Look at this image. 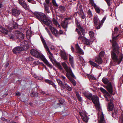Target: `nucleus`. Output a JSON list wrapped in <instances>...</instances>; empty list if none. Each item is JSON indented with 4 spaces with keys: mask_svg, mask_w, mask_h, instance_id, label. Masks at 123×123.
<instances>
[{
    "mask_svg": "<svg viewBox=\"0 0 123 123\" xmlns=\"http://www.w3.org/2000/svg\"><path fill=\"white\" fill-rule=\"evenodd\" d=\"M112 45L113 51L111 53V57L114 61L117 62L118 64L121 62L123 58V55L119 52L117 45L116 41H112Z\"/></svg>",
    "mask_w": 123,
    "mask_h": 123,
    "instance_id": "1",
    "label": "nucleus"
},
{
    "mask_svg": "<svg viewBox=\"0 0 123 123\" xmlns=\"http://www.w3.org/2000/svg\"><path fill=\"white\" fill-rule=\"evenodd\" d=\"M31 54L37 58H40L50 68H52V65L50 64L44 56L42 54L40 53L39 52L34 49H32L30 51Z\"/></svg>",
    "mask_w": 123,
    "mask_h": 123,
    "instance_id": "2",
    "label": "nucleus"
},
{
    "mask_svg": "<svg viewBox=\"0 0 123 123\" xmlns=\"http://www.w3.org/2000/svg\"><path fill=\"white\" fill-rule=\"evenodd\" d=\"M35 17L41 22L48 25L51 22V20L48 18L45 14L40 12H35L33 13Z\"/></svg>",
    "mask_w": 123,
    "mask_h": 123,
    "instance_id": "3",
    "label": "nucleus"
},
{
    "mask_svg": "<svg viewBox=\"0 0 123 123\" xmlns=\"http://www.w3.org/2000/svg\"><path fill=\"white\" fill-rule=\"evenodd\" d=\"M94 104L96 106V109L98 111V117L99 118V120L98 121L99 123H105L104 116L103 112L100 109L99 102L96 103Z\"/></svg>",
    "mask_w": 123,
    "mask_h": 123,
    "instance_id": "4",
    "label": "nucleus"
},
{
    "mask_svg": "<svg viewBox=\"0 0 123 123\" xmlns=\"http://www.w3.org/2000/svg\"><path fill=\"white\" fill-rule=\"evenodd\" d=\"M105 100L108 101L110 100V102L108 103L107 108L108 111H111L113 110L114 107L113 100L111 95L107 92L106 96H105Z\"/></svg>",
    "mask_w": 123,
    "mask_h": 123,
    "instance_id": "5",
    "label": "nucleus"
},
{
    "mask_svg": "<svg viewBox=\"0 0 123 123\" xmlns=\"http://www.w3.org/2000/svg\"><path fill=\"white\" fill-rule=\"evenodd\" d=\"M62 64L67 72L66 75L67 77H68V78H70L69 76V75H70V76L72 77L76 78L70 68L69 67H68L67 66V65L65 62H62Z\"/></svg>",
    "mask_w": 123,
    "mask_h": 123,
    "instance_id": "6",
    "label": "nucleus"
},
{
    "mask_svg": "<svg viewBox=\"0 0 123 123\" xmlns=\"http://www.w3.org/2000/svg\"><path fill=\"white\" fill-rule=\"evenodd\" d=\"M45 0V2L43 3L44 11L46 13H49L50 12V11L49 10V7H50L51 10L52 8V6H50L51 3L50 2V0Z\"/></svg>",
    "mask_w": 123,
    "mask_h": 123,
    "instance_id": "7",
    "label": "nucleus"
},
{
    "mask_svg": "<svg viewBox=\"0 0 123 123\" xmlns=\"http://www.w3.org/2000/svg\"><path fill=\"white\" fill-rule=\"evenodd\" d=\"M51 23L52 22L51 21V22L49 24V25H46L49 27V29L51 31L52 34L54 35L56 37L58 38L59 37V32L55 28L52 27L51 26Z\"/></svg>",
    "mask_w": 123,
    "mask_h": 123,
    "instance_id": "8",
    "label": "nucleus"
},
{
    "mask_svg": "<svg viewBox=\"0 0 123 123\" xmlns=\"http://www.w3.org/2000/svg\"><path fill=\"white\" fill-rule=\"evenodd\" d=\"M70 19L68 18H65L64 21H62L61 23V25L62 27L65 29V31H66V29L68 27V20Z\"/></svg>",
    "mask_w": 123,
    "mask_h": 123,
    "instance_id": "9",
    "label": "nucleus"
},
{
    "mask_svg": "<svg viewBox=\"0 0 123 123\" xmlns=\"http://www.w3.org/2000/svg\"><path fill=\"white\" fill-rule=\"evenodd\" d=\"M98 20V19L97 16H94V17L93 22L94 23V25L95 28L97 29H100L101 27V25L100 24V22L98 24H97Z\"/></svg>",
    "mask_w": 123,
    "mask_h": 123,
    "instance_id": "10",
    "label": "nucleus"
},
{
    "mask_svg": "<svg viewBox=\"0 0 123 123\" xmlns=\"http://www.w3.org/2000/svg\"><path fill=\"white\" fill-rule=\"evenodd\" d=\"M18 2L25 10H28L29 9V6L24 0H18Z\"/></svg>",
    "mask_w": 123,
    "mask_h": 123,
    "instance_id": "11",
    "label": "nucleus"
},
{
    "mask_svg": "<svg viewBox=\"0 0 123 123\" xmlns=\"http://www.w3.org/2000/svg\"><path fill=\"white\" fill-rule=\"evenodd\" d=\"M89 1L91 5L94 6L96 13L99 14L100 11V9L99 7L96 5L93 0H90Z\"/></svg>",
    "mask_w": 123,
    "mask_h": 123,
    "instance_id": "12",
    "label": "nucleus"
},
{
    "mask_svg": "<svg viewBox=\"0 0 123 123\" xmlns=\"http://www.w3.org/2000/svg\"><path fill=\"white\" fill-rule=\"evenodd\" d=\"M12 11L11 14L12 15L16 17L18 16L20 13V10L15 8L12 9Z\"/></svg>",
    "mask_w": 123,
    "mask_h": 123,
    "instance_id": "13",
    "label": "nucleus"
},
{
    "mask_svg": "<svg viewBox=\"0 0 123 123\" xmlns=\"http://www.w3.org/2000/svg\"><path fill=\"white\" fill-rule=\"evenodd\" d=\"M106 88L109 92L111 94L112 93L113 86L111 82H109L107 84Z\"/></svg>",
    "mask_w": 123,
    "mask_h": 123,
    "instance_id": "14",
    "label": "nucleus"
},
{
    "mask_svg": "<svg viewBox=\"0 0 123 123\" xmlns=\"http://www.w3.org/2000/svg\"><path fill=\"white\" fill-rule=\"evenodd\" d=\"M22 50V48L19 46L16 47L12 49V51L14 53L16 54H18Z\"/></svg>",
    "mask_w": 123,
    "mask_h": 123,
    "instance_id": "15",
    "label": "nucleus"
},
{
    "mask_svg": "<svg viewBox=\"0 0 123 123\" xmlns=\"http://www.w3.org/2000/svg\"><path fill=\"white\" fill-rule=\"evenodd\" d=\"M79 113L83 121L86 123L87 122L89 119L88 117L81 112H79Z\"/></svg>",
    "mask_w": 123,
    "mask_h": 123,
    "instance_id": "16",
    "label": "nucleus"
},
{
    "mask_svg": "<svg viewBox=\"0 0 123 123\" xmlns=\"http://www.w3.org/2000/svg\"><path fill=\"white\" fill-rule=\"evenodd\" d=\"M91 98L90 100H92L94 104L99 102V98L96 95H92Z\"/></svg>",
    "mask_w": 123,
    "mask_h": 123,
    "instance_id": "17",
    "label": "nucleus"
},
{
    "mask_svg": "<svg viewBox=\"0 0 123 123\" xmlns=\"http://www.w3.org/2000/svg\"><path fill=\"white\" fill-rule=\"evenodd\" d=\"M94 60L95 62L99 64H101L102 62V60L100 56H96L94 59Z\"/></svg>",
    "mask_w": 123,
    "mask_h": 123,
    "instance_id": "18",
    "label": "nucleus"
},
{
    "mask_svg": "<svg viewBox=\"0 0 123 123\" xmlns=\"http://www.w3.org/2000/svg\"><path fill=\"white\" fill-rule=\"evenodd\" d=\"M75 46L77 50L78 53L82 55L84 54V52L82 50L80 49L78 44H76L75 45Z\"/></svg>",
    "mask_w": 123,
    "mask_h": 123,
    "instance_id": "19",
    "label": "nucleus"
},
{
    "mask_svg": "<svg viewBox=\"0 0 123 123\" xmlns=\"http://www.w3.org/2000/svg\"><path fill=\"white\" fill-rule=\"evenodd\" d=\"M0 31L6 34H7L8 32V31L7 29L1 26H0Z\"/></svg>",
    "mask_w": 123,
    "mask_h": 123,
    "instance_id": "20",
    "label": "nucleus"
},
{
    "mask_svg": "<svg viewBox=\"0 0 123 123\" xmlns=\"http://www.w3.org/2000/svg\"><path fill=\"white\" fill-rule=\"evenodd\" d=\"M16 33L18 34L19 36L17 37L18 39H19L21 40H22L24 38V35L20 32L16 31Z\"/></svg>",
    "mask_w": 123,
    "mask_h": 123,
    "instance_id": "21",
    "label": "nucleus"
},
{
    "mask_svg": "<svg viewBox=\"0 0 123 123\" xmlns=\"http://www.w3.org/2000/svg\"><path fill=\"white\" fill-rule=\"evenodd\" d=\"M45 81L46 82L49 83V84L52 85L53 87L55 88V89H56V85L53 82L49 80H45Z\"/></svg>",
    "mask_w": 123,
    "mask_h": 123,
    "instance_id": "22",
    "label": "nucleus"
},
{
    "mask_svg": "<svg viewBox=\"0 0 123 123\" xmlns=\"http://www.w3.org/2000/svg\"><path fill=\"white\" fill-rule=\"evenodd\" d=\"M84 95L85 97L90 100L91 99V98L92 96V94L87 92H85L84 93Z\"/></svg>",
    "mask_w": 123,
    "mask_h": 123,
    "instance_id": "23",
    "label": "nucleus"
},
{
    "mask_svg": "<svg viewBox=\"0 0 123 123\" xmlns=\"http://www.w3.org/2000/svg\"><path fill=\"white\" fill-rule=\"evenodd\" d=\"M83 41L84 42V43L87 45H89L90 44L92 43L90 40H88L85 37H84Z\"/></svg>",
    "mask_w": 123,
    "mask_h": 123,
    "instance_id": "24",
    "label": "nucleus"
},
{
    "mask_svg": "<svg viewBox=\"0 0 123 123\" xmlns=\"http://www.w3.org/2000/svg\"><path fill=\"white\" fill-rule=\"evenodd\" d=\"M63 88L64 89H66L69 91H71L72 90V88L69 86L66 83H65V85Z\"/></svg>",
    "mask_w": 123,
    "mask_h": 123,
    "instance_id": "25",
    "label": "nucleus"
},
{
    "mask_svg": "<svg viewBox=\"0 0 123 123\" xmlns=\"http://www.w3.org/2000/svg\"><path fill=\"white\" fill-rule=\"evenodd\" d=\"M89 62L91 65H92L94 67H95L97 68H99V67H100V66L96 63L91 61H89Z\"/></svg>",
    "mask_w": 123,
    "mask_h": 123,
    "instance_id": "26",
    "label": "nucleus"
},
{
    "mask_svg": "<svg viewBox=\"0 0 123 123\" xmlns=\"http://www.w3.org/2000/svg\"><path fill=\"white\" fill-rule=\"evenodd\" d=\"M56 80L59 85L61 88H63L65 85V83H64V84H63V83L62 81L60 80V79H57Z\"/></svg>",
    "mask_w": 123,
    "mask_h": 123,
    "instance_id": "27",
    "label": "nucleus"
},
{
    "mask_svg": "<svg viewBox=\"0 0 123 123\" xmlns=\"http://www.w3.org/2000/svg\"><path fill=\"white\" fill-rule=\"evenodd\" d=\"M64 102V100L62 99H60L58 101V103L57 105L59 106V107H60L62 105Z\"/></svg>",
    "mask_w": 123,
    "mask_h": 123,
    "instance_id": "28",
    "label": "nucleus"
},
{
    "mask_svg": "<svg viewBox=\"0 0 123 123\" xmlns=\"http://www.w3.org/2000/svg\"><path fill=\"white\" fill-rule=\"evenodd\" d=\"M70 75H69V76L70 77V78H68V77H67L68 79H69L70 81L72 83L73 85L74 86H75L76 85V81L75 80H74L73 79H72L71 78V77L70 76Z\"/></svg>",
    "mask_w": 123,
    "mask_h": 123,
    "instance_id": "29",
    "label": "nucleus"
},
{
    "mask_svg": "<svg viewBox=\"0 0 123 123\" xmlns=\"http://www.w3.org/2000/svg\"><path fill=\"white\" fill-rule=\"evenodd\" d=\"M52 0V3L55 8L56 9H57L58 7V5L56 3L55 0Z\"/></svg>",
    "mask_w": 123,
    "mask_h": 123,
    "instance_id": "30",
    "label": "nucleus"
},
{
    "mask_svg": "<svg viewBox=\"0 0 123 123\" xmlns=\"http://www.w3.org/2000/svg\"><path fill=\"white\" fill-rule=\"evenodd\" d=\"M102 80L103 82L105 84H107L108 83V80L106 78H103Z\"/></svg>",
    "mask_w": 123,
    "mask_h": 123,
    "instance_id": "31",
    "label": "nucleus"
},
{
    "mask_svg": "<svg viewBox=\"0 0 123 123\" xmlns=\"http://www.w3.org/2000/svg\"><path fill=\"white\" fill-rule=\"evenodd\" d=\"M40 38L42 42V43L44 45V47L47 46V45L46 43V42H45L44 39L42 36H40Z\"/></svg>",
    "mask_w": 123,
    "mask_h": 123,
    "instance_id": "32",
    "label": "nucleus"
},
{
    "mask_svg": "<svg viewBox=\"0 0 123 123\" xmlns=\"http://www.w3.org/2000/svg\"><path fill=\"white\" fill-rule=\"evenodd\" d=\"M45 29L46 31L49 34L51 38L52 39L53 41H54L55 40L53 39L52 35L50 33V32L49 31L48 29L47 28H45Z\"/></svg>",
    "mask_w": 123,
    "mask_h": 123,
    "instance_id": "33",
    "label": "nucleus"
},
{
    "mask_svg": "<svg viewBox=\"0 0 123 123\" xmlns=\"http://www.w3.org/2000/svg\"><path fill=\"white\" fill-rule=\"evenodd\" d=\"M61 56L62 59L64 60H67L68 59L65 53H64L62 54Z\"/></svg>",
    "mask_w": 123,
    "mask_h": 123,
    "instance_id": "34",
    "label": "nucleus"
},
{
    "mask_svg": "<svg viewBox=\"0 0 123 123\" xmlns=\"http://www.w3.org/2000/svg\"><path fill=\"white\" fill-rule=\"evenodd\" d=\"M34 60V58L31 56H29L26 59V61L28 62L29 61H33Z\"/></svg>",
    "mask_w": 123,
    "mask_h": 123,
    "instance_id": "35",
    "label": "nucleus"
},
{
    "mask_svg": "<svg viewBox=\"0 0 123 123\" xmlns=\"http://www.w3.org/2000/svg\"><path fill=\"white\" fill-rule=\"evenodd\" d=\"M66 10L65 7L63 6H61L59 8V10L62 12H64Z\"/></svg>",
    "mask_w": 123,
    "mask_h": 123,
    "instance_id": "36",
    "label": "nucleus"
},
{
    "mask_svg": "<svg viewBox=\"0 0 123 123\" xmlns=\"http://www.w3.org/2000/svg\"><path fill=\"white\" fill-rule=\"evenodd\" d=\"M75 94L78 100L80 101H82V98L80 95L79 93L77 92H76Z\"/></svg>",
    "mask_w": 123,
    "mask_h": 123,
    "instance_id": "37",
    "label": "nucleus"
},
{
    "mask_svg": "<svg viewBox=\"0 0 123 123\" xmlns=\"http://www.w3.org/2000/svg\"><path fill=\"white\" fill-rule=\"evenodd\" d=\"M46 49V50L47 52V53L48 54H49L50 55H52V53L50 51L49 48L47 46L44 47Z\"/></svg>",
    "mask_w": 123,
    "mask_h": 123,
    "instance_id": "38",
    "label": "nucleus"
},
{
    "mask_svg": "<svg viewBox=\"0 0 123 123\" xmlns=\"http://www.w3.org/2000/svg\"><path fill=\"white\" fill-rule=\"evenodd\" d=\"M79 10H80V11L78 12V14L80 16L82 15H83L84 14H85L81 7V8H80V9H79Z\"/></svg>",
    "mask_w": 123,
    "mask_h": 123,
    "instance_id": "39",
    "label": "nucleus"
},
{
    "mask_svg": "<svg viewBox=\"0 0 123 123\" xmlns=\"http://www.w3.org/2000/svg\"><path fill=\"white\" fill-rule=\"evenodd\" d=\"M56 64L58 68L60 70H62V67L61 66L60 64V63L57 62L56 63Z\"/></svg>",
    "mask_w": 123,
    "mask_h": 123,
    "instance_id": "40",
    "label": "nucleus"
},
{
    "mask_svg": "<svg viewBox=\"0 0 123 123\" xmlns=\"http://www.w3.org/2000/svg\"><path fill=\"white\" fill-rule=\"evenodd\" d=\"M78 36L79 37L78 39L79 40H81V39H82L83 40L84 37H85L82 36L81 33H79V34H78Z\"/></svg>",
    "mask_w": 123,
    "mask_h": 123,
    "instance_id": "41",
    "label": "nucleus"
},
{
    "mask_svg": "<svg viewBox=\"0 0 123 123\" xmlns=\"http://www.w3.org/2000/svg\"><path fill=\"white\" fill-rule=\"evenodd\" d=\"M106 17H104L101 20V21L100 22V24L101 25V27L102 25H103V23H104V21L106 19Z\"/></svg>",
    "mask_w": 123,
    "mask_h": 123,
    "instance_id": "42",
    "label": "nucleus"
},
{
    "mask_svg": "<svg viewBox=\"0 0 123 123\" xmlns=\"http://www.w3.org/2000/svg\"><path fill=\"white\" fill-rule=\"evenodd\" d=\"M87 14L89 16V17L90 18L91 17H92V12L90 9L87 12Z\"/></svg>",
    "mask_w": 123,
    "mask_h": 123,
    "instance_id": "43",
    "label": "nucleus"
},
{
    "mask_svg": "<svg viewBox=\"0 0 123 123\" xmlns=\"http://www.w3.org/2000/svg\"><path fill=\"white\" fill-rule=\"evenodd\" d=\"M69 62H74L73 57L72 56L70 55H69Z\"/></svg>",
    "mask_w": 123,
    "mask_h": 123,
    "instance_id": "44",
    "label": "nucleus"
},
{
    "mask_svg": "<svg viewBox=\"0 0 123 123\" xmlns=\"http://www.w3.org/2000/svg\"><path fill=\"white\" fill-rule=\"evenodd\" d=\"M89 34L91 37H92L94 36V34L93 32L92 31H89Z\"/></svg>",
    "mask_w": 123,
    "mask_h": 123,
    "instance_id": "45",
    "label": "nucleus"
},
{
    "mask_svg": "<svg viewBox=\"0 0 123 123\" xmlns=\"http://www.w3.org/2000/svg\"><path fill=\"white\" fill-rule=\"evenodd\" d=\"M104 55V52L103 51H101L99 53V56L100 57H103Z\"/></svg>",
    "mask_w": 123,
    "mask_h": 123,
    "instance_id": "46",
    "label": "nucleus"
},
{
    "mask_svg": "<svg viewBox=\"0 0 123 123\" xmlns=\"http://www.w3.org/2000/svg\"><path fill=\"white\" fill-rule=\"evenodd\" d=\"M53 22L54 23V24L56 25V26H59V24L58 23L57 21L55 19H54L53 21Z\"/></svg>",
    "mask_w": 123,
    "mask_h": 123,
    "instance_id": "47",
    "label": "nucleus"
},
{
    "mask_svg": "<svg viewBox=\"0 0 123 123\" xmlns=\"http://www.w3.org/2000/svg\"><path fill=\"white\" fill-rule=\"evenodd\" d=\"M61 79H62V80H63L64 81V83H65V81H66V77L63 75H62L61 76Z\"/></svg>",
    "mask_w": 123,
    "mask_h": 123,
    "instance_id": "48",
    "label": "nucleus"
},
{
    "mask_svg": "<svg viewBox=\"0 0 123 123\" xmlns=\"http://www.w3.org/2000/svg\"><path fill=\"white\" fill-rule=\"evenodd\" d=\"M99 89L103 93H105L107 92L106 90L102 87H100Z\"/></svg>",
    "mask_w": 123,
    "mask_h": 123,
    "instance_id": "49",
    "label": "nucleus"
},
{
    "mask_svg": "<svg viewBox=\"0 0 123 123\" xmlns=\"http://www.w3.org/2000/svg\"><path fill=\"white\" fill-rule=\"evenodd\" d=\"M117 111H115L113 113H112V116L113 117H115L117 115Z\"/></svg>",
    "mask_w": 123,
    "mask_h": 123,
    "instance_id": "50",
    "label": "nucleus"
},
{
    "mask_svg": "<svg viewBox=\"0 0 123 123\" xmlns=\"http://www.w3.org/2000/svg\"><path fill=\"white\" fill-rule=\"evenodd\" d=\"M109 6H111V0H105Z\"/></svg>",
    "mask_w": 123,
    "mask_h": 123,
    "instance_id": "51",
    "label": "nucleus"
},
{
    "mask_svg": "<svg viewBox=\"0 0 123 123\" xmlns=\"http://www.w3.org/2000/svg\"><path fill=\"white\" fill-rule=\"evenodd\" d=\"M41 62L39 61H36L34 62L33 64L35 65H36L41 64Z\"/></svg>",
    "mask_w": 123,
    "mask_h": 123,
    "instance_id": "52",
    "label": "nucleus"
},
{
    "mask_svg": "<svg viewBox=\"0 0 123 123\" xmlns=\"http://www.w3.org/2000/svg\"><path fill=\"white\" fill-rule=\"evenodd\" d=\"M88 77L89 78L92 79L93 80H96V78L94 76H92L91 75H89Z\"/></svg>",
    "mask_w": 123,
    "mask_h": 123,
    "instance_id": "53",
    "label": "nucleus"
},
{
    "mask_svg": "<svg viewBox=\"0 0 123 123\" xmlns=\"http://www.w3.org/2000/svg\"><path fill=\"white\" fill-rule=\"evenodd\" d=\"M9 36L10 37V39H14L15 38L14 37V36L12 34H10Z\"/></svg>",
    "mask_w": 123,
    "mask_h": 123,
    "instance_id": "54",
    "label": "nucleus"
},
{
    "mask_svg": "<svg viewBox=\"0 0 123 123\" xmlns=\"http://www.w3.org/2000/svg\"><path fill=\"white\" fill-rule=\"evenodd\" d=\"M63 31L61 30H60L59 31V36L61 34H62L63 33Z\"/></svg>",
    "mask_w": 123,
    "mask_h": 123,
    "instance_id": "55",
    "label": "nucleus"
},
{
    "mask_svg": "<svg viewBox=\"0 0 123 123\" xmlns=\"http://www.w3.org/2000/svg\"><path fill=\"white\" fill-rule=\"evenodd\" d=\"M114 30L115 32L117 33L118 31V29L117 27H116L114 28Z\"/></svg>",
    "mask_w": 123,
    "mask_h": 123,
    "instance_id": "56",
    "label": "nucleus"
},
{
    "mask_svg": "<svg viewBox=\"0 0 123 123\" xmlns=\"http://www.w3.org/2000/svg\"><path fill=\"white\" fill-rule=\"evenodd\" d=\"M9 30V32H11L13 28H12L11 27H8V28Z\"/></svg>",
    "mask_w": 123,
    "mask_h": 123,
    "instance_id": "57",
    "label": "nucleus"
},
{
    "mask_svg": "<svg viewBox=\"0 0 123 123\" xmlns=\"http://www.w3.org/2000/svg\"><path fill=\"white\" fill-rule=\"evenodd\" d=\"M18 25H15L13 26V28H14L15 29H17L18 28Z\"/></svg>",
    "mask_w": 123,
    "mask_h": 123,
    "instance_id": "58",
    "label": "nucleus"
},
{
    "mask_svg": "<svg viewBox=\"0 0 123 123\" xmlns=\"http://www.w3.org/2000/svg\"><path fill=\"white\" fill-rule=\"evenodd\" d=\"M121 123H123V112L121 114Z\"/></svg>",
    "mask_w": 123,
    "mask_h": 123,
    "instance_id": "59",
    "label": "nucleus"
},
{
    "mask_svg": "<svg viewBox=\"0 0 123 123\" xmlns=\"http://www.w3.org/2000/svg\"><path fill=\"white\" fill-rule=\"evenodd\" d=\"M40 93L42 94H43V95H48V94H47L44 91H42L41 92H40Z\"/></svg>",
    "mask_w": 123,
    "mask_h": 123,
    "instance_id": "60",
    "label": "nucleus"
},
{
    "mask_svg": "<svg viewBox=\"0 0 123 123\" xmlns=\"http://www.w3.org/2000/svg\"><path fill=\"white\" fill-rule=\"evenodd\" d=\"M71 65L72 67L73 68H74V62H70Z\"/></svg>",
    "mask_w": 123,
    "mask_h": 123,
    "instance_id": "61",
    "label": "nucleus"
},
{
    "mask_svg": "<svg viewBox=\"0 0 123 123\" xmlns=\"http://www.w3.org/2000/svg\"><path fill=\"white\" fill-rule=\"evenodd\" d=\"M117 37H118V36H117L116 37H113L112 39V41H113V40L114 41H116L115 40H116V38H117Z\"/></svg>",
    "mask_w": 123,
    "mask_h": 123,
    "instance_id": "62",
    "label": "nucleus"
},
{
    "mask_svg": "<svg viewBox=\"0 0 123 123\" xmlns=\"http://www.w3.org/2000/svg\"><path fill=\"white\" fill-rule=\"evenodd\" d=\"M80 17L82 19H84L85 17V14L83 15L80 16Z\"/></svg>",
    "mask_w": 123,
    "mask_h": 123,
    "instance_id": "63",
    "label": "nucleus"
},
{
    "mask_svg": "<svg viewBox=\"0 0 123 123\" xmlns=\"http://www.w3.org/2000/svg\"><path fill=\"white\" fill-rule=\"evenodd\" d=\"M21 93L20 92H17L16 93V94L17 96H20L21 95Z\"/></svg>",
    "mask_w": 123,
    "mask_h": 123,
    "instance_id": "64",
    "label": "nucleus"
}]
</instances>
